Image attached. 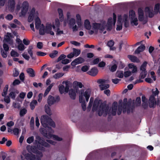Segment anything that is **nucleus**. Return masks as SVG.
<instances>
[{
    "instance_id": "1",
    "label": "nucleus",
    "mask_w": 160,
    "mask_h": 160,
    "mask_svg": "<svg viewBox=\"0 0 160 160\" xmlns=\"http://www.w3.org/2000/svg\"><path fill=\"white\" fill-rule=\"evenodd\" d=\"M118 103L117 102L113 103L112 108L109 109V107L101 104L98 110V114L99 116H106L108 114L109 116L116 115Z\"/></svg>"
},
{
    "instance_id": "2",
    "label": "nucleus",
    "mask_w": 160,
    "mask_h": 160,
    "mask_svg": "<svg viewBox=\"0 0 160 160\" xmlns=\"http://www.w3.org/2000/svg\"><path fill=\"white\" fill-rule=\"evenodd\" d=\"M34 18H35V28L40 30V28L42 26V25L43 24H41V21L38 17V11H36L35 9L34 8H32L28 17V21L29 22H31L33 20Z\"/></svg>"
},
{
    "instance_id": "3",
    "label": "nucleus",
    "mask_w": 160,
    "mask_h": 160,
    "mask_svg": "<svg viewBox=\"0 0 160 160\" xmlns=\"http://www.w3.org/2000/svg\"><path fill=\"white\" fill-rule=\"evenodd\" d=\"M73 88H71L68 92L70 98L72 99H75L76 98V93H78L80 90L78 87L80 88L83 87V85L81 82L77 81H74L72 84Z\"/></svg>"
},
{
    "instance_id": "4",
    "label": "nucleus",
    "mask_w": 160,
    "mask_h": 160,
    "mask_svg": "<svg viewBox=\"0 0 160 160\" xmlns=\"http://www.w3.org/2000/svg\"><path fill=\"white\" fill-rule=\"evenodd\" d=\"M40 28L39 34L40 35H43L45 33L49 34L51 35H54V33L53 30L55 29L54 25H52L51 23H47L44 27L43 25Z\"/></svg>"
},
{
    "instance_id": "5",
    "label": "nucleus",
    "mask_w": 160,
    "mask_h": 160,
    "mask_svg": "<svg viewBox=\"0 0 160 160\" xmlns=\"http://www.w3.org/2000/svg\"><path fill=\"white\" fill-rule=\"evenodd\" d=\"M40 121L42 125L44 128H49V125L53 128L55 127L54 122L50 117L46 115L41 116Z\"/></svg>"
},
{
    "instance_id": "6",
    "label": "nucleus",
    "mask_w": 160,
    "mask_h": 160,
    "mask_svg": "<svg viewBox=\"0 0 160 160\" xmlns=\"http://www.w3.org/2000/svg\"><path fill=\"white\" fill-rule=\"evenodd\" d=\"M29 4L26 1L23 2L22 4L21 7L20 5L17 4L16 6V10L18 11L21 8V12L20 13V16H24L27 13L29 9Z\"/></svg>"
},
{
    "instance_id": "7",
    "label": "nucleus",
    "mask_w": 160,
    "mask_h": 160,
    "mask_svg": "<svg viewBox=\"0 0 160 160\" xmlns=\"http://www.w3.org/2000/svg\"><path fill=\"white\" fill-rule=\"evenodd\" d=\"M91 90L88 88L84 92L83 89H81L79 92V102H82L84 100V97H85L86 101L88 102L91 94Z\"/></svg>"
},
{
    "instance_id": "8",
    "label": "nucleus",
    "mask_w": 160,
    "mask_h": 160,
    "mask_svg": "<svg viewBox=\"0 0 160 160\" xmlns=\"http://www.w3.org/2000/svg\"><path fill=\"white\" fill-rule=\"evenodd\" d=\"M108 80L102 79H99L97 81V82L99 84L98 86L102 91L107 89L109 87V85L108 84Z\"/></svg>"
},
{
    "instance_id": "9",
    "label": "nucleus",
    "mask_w": 160,
    "mask_h": 160,
    "mask_svg": "<svg viewBox=\"0 0 160 160\" xmlns=\"http://www.w3.org/2000/svg\"><path fill=\"white\" fill-rule=\"evenodd\" d=\"M36 138L37 140L38 141V144H39L37 145V148L38 149L42 151L44 150V148L43 147L40 146V145L46 147H50L49 144L41 138L39 136H37Z\"/></svg>"
},
{
    "instance_id": "10",
    "label": "nucleus",
    "mask_w": 160,
    "mask_h": 160,
    "mask_svg": "<svg viewBox=\"0 0 160 160\" xmlns=\"http://www.w3.org/2000/svg\"><path fill=\"white\" fill-rule=\"evenodd\" d=\"M147 62H144L141 66L140 68V77L141 79L145 78L147 74V72L146 70V68L147 66Z\"/></svg>"
},
{
    "instance_id": "11",
    "label": "nucleus",
    "mask_w": 160,
    "mask_h": 160,
    "mask_svg": "<svg viewBox=\"0 0 160 160\" xmlns=\"http://www.w3.org/2000/svg\"><path fill=\"white\" fill-rule=\"evenodd\" d=\"M106 24L105 23H103L102 24H99L98 23H93V27L95 29H99L100 30L101 33L103 31V34L106 33V31L105 30Z\"/></svg>"
},
{
    "instance_id": "12",
    "label": "nucleus",
    "mask_w": 160,
    "mask_h": 160,
    "mask_svg": "<svg viewBox=\"0 0 160 160\" xmlns=\"http://www.w3.org/2000/svg\"><path fill=\"white\" fill-rule=\"evenodd\" d=\"M60 98L59 97L57 96L55 98L49 95L48 99V103L49 105L51 106L55 102H58L59 101Z\"/></svg>"
},
{
    "instance_id": "13",
    "label": "nucleus",
    "mask_w": 160,
    "mask_h": 160,
    "mask_svg": "<svg viewBox=\"0 0 160 160\" xmlns=\"http://www.w3.org/2000/svg\"><path fill=\"white\" fill-rule=\"evenodd\" d=\"M138 19L140 21L142 22L143 24H145L147 22V20L145 19L143 16V12L141 8L138 9Z\"/></svg>"
},
{
    "instance_id": "14",
    "label": "nucleus",
    "mask_w": 160,
    "mask_h": 160,
    "mask_svg": "<svg viewBox=\"0 0 160 160\" xmlns=\"http://www.w3.org/2000/svg\"><path fill=\"white\" fill-rule=\"evenodd\" d=\"M149 106L150 108L154 107L156 104V100L155 98L154 95H151L149 99Z\"/></svg>"
},
{
    "instance_id": "15",
    "label": "nucleus",
    "mask_w": 160,
    "mask_h": 160,
    "mask_svg": "<svg viewBox=\"0 0 160 160\" xmlns=\"http://www.w3.org/2000/svg\"><path fill=\"white\" fill-rule=\"evenodd\" d=\"M22 154L24 156L25 158L28 160H35L36 159L35 155L32 154L25 153V151H24L22 152Z\"/></svg>"
},
{
    "instance_id": "16",
    "label": "nucleus",
    "mask_w": 160,
    "mask_h": 160,
    "mask_svg": "<svg viewBox=\"0 0 160 160\" xmlns=\"http://www.w3.org/2000/svg\"><path fill=\"white\" fill-rule=\"evenodd\" d=\"M84 61V59L81 57H78L74 61H73L71 63L72 66H74L78 64L83 63Z\"/></svg>"
},
{
    "instance_id": "17",
    "label": "nucleus",
    "mask_w": 160,
    "mask_h": 160,
    "mask_svg": "<svg viewBox=\"0 0 160 160\" xmlns=\"http://www.w3.org/2000/svg\"><path fill=\"white\" fill-rule=\"evenodd\" d=\"M15 2L14 0H8V7L10 11H13Z\"/></svg>"
},
{
    "instance_id": "18",
    "label": "nucleus",
    "mask_w": 160,
    "mask_h": 160,
    "mask_svg": "<svg viewBox=\"0 0 160 160\" xmlns=\"http://www.w3.org/2000/svg\"><path fill=\"white\" fill-rule=\"evenodd\" d=\"M128 18V16L127 15H124L122 18H121L122 21L124 22V26L125 28H128L129 26V22Z\"/></svg>"
},
{
    "instance_id": "19",
    "label": "nucleus",
    "mask_w": 160,
    "mask_h": 160,
    "mask_svg": "<svg viewBox=\"0 0 160 160\" xmlns=\"http://www.w3.org/2000/svg\"><path fill=\"white\" fill-rule=\"evenodd\" d=\"M19 92L17 90L14 89L11 91L9 94V96L13 99H15V97Z\"/></svg>"
},
{
    "instance_id": "20",
    "label": "nucleus",
    "mask_w": 160,
    "mask_h": 160,
    "mask_svg": "<svg viewBox=\"0 0 160 160\" xmlns=\"http://www.w3.org/2000/svg\"><path fill=\"white\" fill-rule=\"evenodd\" d=\"M145 11L148 14L149 17L152 18L154 16V14L153 13V9L152 8L146 7L145 8Z\"/></svg>"
},
{
    "instance_id": "21",
    "label": "nucleus",
    "mask_w": 160,
    "mask_h": 160,
    "mask_svg": "<svg viewBox=\"0 0 160 160\" xmlns=\"http://www.w3.org/2000/svg\"><path fill=\"white\" fill-rule=\"evenodd\" d=\"M129 69L131 70L132 73H135L137 72V68L133 63H130L128 65Z\"/></svg>"
},
{
    "instance_id": "22",
    "label": "nucleus",
    "mask_w": 160,
    "mask_h": 160,
    "mask_svg": "<svg viewBox=\"0 0 160 160\" xmlns=\"http://www.w3.org/2000/svg\"><path fill=\"white\" fill-rule=\"evenodd\" d=\"M98 70L96 68H93L88 72V73L92 76H95L98 73Z\"/></svg>"
},
{
    "instance_id": "23",
    "label": "nucleus",
    "mask_w": 160,
    "mask_h": 160,
    "mask_svg": "<svg viewBox=\"0 0 160 160\" xmlns=\"http://www.w3.org/2000/svg\"><path fill=\"white\" fill-rule=\"evenodd\" d=\"M122 19L121 16H118V20L116 30H120L122 28V24L121 22Z\"/></svg>"
},
{
    "instance_id": "24",
    "label": "nucleus",
    "mask_w": 160,
    "mask_h": 160,
    "mask_svg": "<svg viewBox=\"0 0 160 160\" xmlns=\"http://www.w3.org/2000/svg\"><path fill=\"white\" fill-rule=\"evenodd\" d=\"M64 83H65V92H68L69 91L70 87L72 85V83L70 81H63L62 82V84Z\"/></svg>"
},
{
    "instance_id": "25",
    "label": "nucleus",
    "mask_w": 160,
    "mask_h": 160,
    "mask_svg": "<svg viewBox=\"0 0 160 160\" xmlns=\"http://www.w3.org/2000/svg\"><path fill=\"white\" fill-rule=\"evenodd\" d=\"M39 131L40 133L44 136L48 138H50V134H48L47 131L45 129L43 128H40L39 129Z\"/></svg>"
},
{
    "instance_id": "26",
    "label": "nucleus",
    "mask_w": 160,
    "mask_h": 160,
    "mask_svg": "<svg viewBox=\"0 0 160 160\" xmlns=\"http://www.w3.org/2000/svg\"><path fill=\"white\" fill-rule=\"evenodd\" d=\"M128 57L132 62L137 63L140 62L139 59L135 56L132 55H128Z\"/></svg>"
},
{
    "instance_id": "27",
    "label": "nucleus",
    "mask_w": 160,
    "mask_h": 160,
    "mask_svg": "<svg viewBox=\"0 0 160 160\" xmlns=\"http://www.w3.org/2000/svg\"><path fill=\"white\" fill-rule=\"evenodd\" d=\"M112 18H109L108 21V23H107V26H106L105 28L106 27H107V30H110L112 28ZM106 25V24H105Z\"/></svg>"
},
{
    "instance_id": "28",
    "label": "nucleus",
    "mask_w": 160,
    "mask_h": 160,
    "mask_svg": "<svg viewBox=\"0 0 160 160\" xmlns=\"http://www.w3.org/2000/svg\"><path fill=\"white\" fill-rule=\"evenodd\" d=\"M26 71L30 77H33L35 76L34 71L32 68H28L27 69Z\"/></svg>"
},
{
    "instance_id": "29",
    "label": "nucleus",
    "mask_w": 160,
    "mask_h": 160,
    "mask_svg": "<svg viewBox=\"0 0 160 160\" xmlns=\"http://www.w3.org/2000/svg\"><path fill=\"white\" fill-rule=\"evenodd\" d=\"M145 49V46L143 45H142L138 47L135 51V54H139L142 52Z\"/></svg>"
},
{
    "instance_id": "30",
    "label": "nucleus",
    "mask_w": 160,
    "mask_h": 160,
    "mask_svg": "<svg viewBox=\"0 0 160 160\" xmlns=\"http://www.w3.org/2000/svg\"><path fill=\"white\" fill-rule=\"evenodd\" d=\"M52 138L53 139L58 141H61L63 140V138L62 137H59L55 135H51L50 138Z\"/></svg>"
},
{
    "instance_id": "31",
    "label": "nucleus",
    "mask_w": 160,
    "mask_h": 160,
    "mask_svg": "<svg viewBox=\"0 0 160 160\" xmlns=\"http://www.w3.org/2000/svg\"><path fill=\"white\" fill-rule=\"evenodd\" d=\"M130 23L131 25L134 26H136L138 24V20L137 17L130 19Z\"/></svg>"
},
{
    "instance_id": "32",
    "label": "nucleus",
    "mask_w": 160,
    "mask_h": 160,
    "mask_svg": "<svg viewBox=\"0 0 160 160\" xmlns=\"http://www.w3.org/2000/svg\"><path fill=\"white\" fill-rule=\"evenodd\" d=\"M27 148L29 152H32L35 153L38 151L37 150V148L34 146H28Z\"/></svg>"
},
{
    "instance_id": "33",
    "label": "nucleus",
    "mask_w": 160,
    "mask_h": 160,
    "mask_svg": "<svg viewBox=\"0 0 160 160\" xmlns=\"http://www.w3.org/2000/svg\"><path fill=\"white\" fill-rule=\"evenodd\" d=\"M114 44V42L112 40H110L108 41L107 43V45L110 48V50H114L116 49V48L114 47H112Z\"/></svg>"
},
{
    "instance_id": "34",
    "label": "nucleus",
    "mask_w": 160,
    "mask_h": 160,
    "mask_svg": "<svg viewBox=\"0 0 160 160\" xmlns=\"http://www.w3.org/2000/svg\"><path fill=\"white\" fill-rule=\"evenodd\" d=\"M44 108L45 112L49 115H51L52 114V112L48 105H45Z\"/></svg>"
},
{
    "instance_id": "35",
    "label": "nucleus",
    "mask_w": 160,
    "mask_h": 160,
    "mask_svg": "<svg viewBox=\"0 0 160 160\" xmlns=\"http://www.w3.org/2000/svg\"><path fill=\"white\" fill-rule=\"evenodd\" d=\"M11 36V33H7L4 37V41L6 42H8L10 41Z\"/></svg>"
},
{
    "instance_id": "36",
    "label": "nucleus",
    "mask_w": 160,
    "mask_h": 160,
    "mask_svg": "<svg viewBox=\"0 0 160 160\" xmlns=\"http://www.w3.org/2000/svg\"><path fill=\"white\" fill-rule=\"evenodd\" d=\"M54 85V83H52V84H50V85L47 88L44 94V97H45L48 94L49 92L50 91V90Z\"/></svg>"
},
{
    "instance_id": "37",
    "label": "nucleus",
    "mask_w": 160,
    "mask_h": 160,
    "mask_svg": "<svg viewBox=\"0 0 160 160\" xmlns=\"http://www.w3.org/2000/svg\"><path fill=\"white\" fill-rule=\"evenodd\" d=\"M84 26L85 28L88 30H89L91 29V26L90 24V22L88 20H85Z\"/></svg>"
},
{
    "instance_id": "38",
    "label": "nucleus",
    "mask_w": 160,
    "mask_h": 160,
    "mask_svg": "<svg viewBox=\"0 0 160 160\" xmlns=\"http://www.w3.org/2000/svg\"><path fill=\"white\" fill-rule=\"evenodd\" d=\"M8 85H6L3 89V92L2 93V96L3 97L6 96L7 94L8 91Z\"/></svg>"
},
{
    "instance_id": "39",
    "label": "nucleus",
    "mask_w": 160,
    "mask_h": 160,
    "mask_svg": "<svg viewBox=\"0 0 160 160\" xmlns=\"http://www.w3.org/2000/svg\"><path fill=\"white\" fill-rule=\"evenodd\" d=\"M37 103V102L36 100H33L31 102L30 106L31 109L33 110L34 108Z\"/></svg>"
},
{
    "instance_id": "40",
    "label": "nucleus",
    "mask_w": 160,
    "mask_h": 160,
    "mask_svg": "<svg viewBox=\"0 0 160 160\" xmlns=\"http://www.w3.org/2000/svg\"><path fill=\"white\" fill-rule=\"evenodd\" d=\"M129 16L131 19L136 18L135 12L133 10H131L129 12Z\"/></svg>"
},
{
    "instance_id": "41",
    "label": "nucleus",
    "mask_w": 160,
    "mask_h": 160,
    "mask_svg": "<svg viewBox=\"0 0 160 160\" xmlns=\"http://www.w3.org/2000/svg\"><path fill=\"white\" fill-rule=\"evenodd\" d=\"M73 53L74 54V56L76 57L78 56L81 52V51L80 50H79L78 49H77L75 48H73Z\"/></svg>"
},
{
    "instance_id": "42",
    "label": "nucleus",
    "mask_w": 160,
    "mask_h": 160,
    "mask_svg": "<svg viewBox=\"0 0 160 160\" xmlns=\"http://www.w3.org/2000/svg\"><path fill=\"white\" fill-rule=\"evenodd\" d=\"M122 102V101H119L120 104L118 107V109L117 111V113L118 115H120L122 112V104L121 103Z\"/></svg>"
},
{
    "instance_id": "43",
    "label": "nucleus",
    "mask_w": 160,
    "mask_h": 160,
    "mask_svg": "<svg viewBox=\"0 0 160 160\" xmlns=\"http://www.w3.org/2000/svg\"><path fill=\"white\" fill-rule=\"evenodd\" d=\"M58 53V51L56 50H54L53 51L52 53H50L49 56L51 58H53L57 56Z\"/></svg>"
},
{
    "instance_id": "44",
    "label": "nucleus",
    "mask_w": 160,
    "mask_h": 160,
    "mask_svg": "<svg viewBox=\"0 0 160 160\" xmlns=\"http://www.w3.org/2000/svg\"><path fill=\"white\" fill-rule=\"evenodd\" d=\"M116 76L118 78H122L123 77L124 74L122 71H117L116 73Z\"/></svg>"
},
{
    "instance_id": "45",
    "label": "nucleus",
    "mask_w": 160,
    "mask_h": 160,
    "mask_svg": "<svg viewBox=\"0 0 160 160\" xmlns=\"http://www.w3.org/2000/svg\"><path fill=\"white\" fill-rule=\"evenodd\" d=\"M100 103L98 102V100H95L92 107V110L93 111L96 110L98 106L99 105Z\"/></svg>"
},
{
    "instance_id": "46",
    "label": "nucleus",
    "mask_w": 160,
    "mask_h": 160,
    "mask_svg": "<svg viewBox=\"0 0 160 160\" xmlns=\"http://www.w3.org/2000/svg\"><path fill=\"white\" fill-rule=\"evenodd\" d=\"M64 74L62 73H56L53 76V78L55 79H57L62 77Z\"/></svg>"
},
{
    "instance_id": "47",
    "label": "nucleus",
    "mask_w": 160,
    "mask_h": 160,
    "mask_svg": "<svg viewBox=\"0 0 160 160\" xmlns=\"http://www.w3.org/2000/svg\"><path fill=\"white\" fill-rule=\"evenodd\" d=\"M11 55L13 57H18L19 56V54L13 50H12L10 53Z\"/></svg>"
},
{
    "instance_id": "48",
    "label": "nucleus",
    "mask_w": 160,
    "mask_h": 160,
    "mask_svg": "<svg viewBox=\"0 0 160 160\" xmlns=\"http://www.w3.org/2000/svg\"><path fill=\"white\" fill-rule=\"evenodd\" d=\"M52 25H54L55 26V28H58L59 27L60 22L58 19H56L54 23Z\"/></svg>"
},
{
    "instance_id": "49",
    "label": "nucleus",
    "mask_w": 160,
    "mask_h": 160,
    "mask_svg": "<svg viewBox=\"0 0 160 160\" xmlns=\"http://www.w3.org/2000/svg\"><path fill=\"white\" fill-rule=\"evenodd\" d=\"M18 50L20 51H23L25 48V46L22 43L18 44Z\"/></svg>"
},
{
    "instance_id": "50",
    "label": "nucleus",
    "mask_w": 160,
    "mask_h": 160,
    "mask_svg": "<svg viewBox=\"0 0 160 160\" xmlns=\"http://www.w3.org/2000/svg\"><path fill=\"white\" fill-rule=\"evenodd\" d=\"M58 88L61 93L62 94L65 91V88L63 85H60L58 86Z\"/></svg>"
},
{
    "instance_id": "51",
    "label": "nucleus",
    "mask_w": 160,
    "mask_h": 160,
    "mask_svg": "<svg viewBox=\"0 0 160 160\" xmlns=\"http://www.w3.org/2000/svg\"><path fill=\"white\" fill-rule=\"evenodd\" d=\"M58 12L60 16V19L61 20H62L63 17L62 10V9L59 8L58 9Z\"/></svg>"
},
{
    "instance_id": "52",
    "label": "nucleus",
    "mask_w": 160,
    "mask_h": 160,
    "mask_svg": "<svg viewBox=\"0 0 160 160\" xmlns=\"http://www.w3.org/2000/svg\"><path fill=\"white\" fill-rule=\"evenodd\" d=\"M13 132L14 135H18L21 132V130L18 128H15L13 130Z\"/></svg>"
},
{
    "instance_id": "53",
    "label": "nucleus",
    "mask_w": 160,
    "mask_h": 160,
    "mask_svg": "<svg viewBox=\"0 0 160 160\" xmlns=\"http://www.w3.org/2000/svg\"><path fill=\"white\" fill-rule=\"evenodd\" d=\"M27 110L25 108L21 109L20 112V116H24L27 112Z\"/></svg>"
},
{
    "instance_id": "54",
    "label": "nucleus",
    "mask_w": 160,
    "mask_h": 160,
    "mask_svg": "<svg viewBox=\"0 0 160 160\" xmlns=\"http://www.w3.org/2000/svg\"><path fill=\"white\" fill-rule=\"evenodd\" d=\"M35 153L39 157V158H37L36 159V160H41L40 158L42 157L43 155L42 153L41 152L38 151Z\"/></svg>"
},
{
    "instance_id": "55",
    "label": "nucleus",
    "mask_w": 160,
    "mask_h": 160,
    "mask_svg": "<svg viewBox=\"0 0 160 160\" xmlns=\"http://www.w3.org/2000/svg\"><path fill=\"white\" fill-rule=\"evenodd\" d=\"M4 100L7 103H9L10 102V97L8 96H4Z\"/></svg>"
},
{
    "instance_id": "56",
    "label": "nucleus",
    "mask_w": 160,
    "mask_h": 160,
    "mask_svg": "<svg viewBox=\"0 0 160 160\" xmlns=\"http://www.w3.org/2000/svg\"><path fill=\"white\" fill-rule=\"evenodd\" d=\"M131 72L130 71H128L124 72V76L125 77L127 78L131 76L132 74Z\"/></svg>"
},
{
    "instance_id": "57",
    "label": "nucleus",
    "mask_w": 160,
    "mask_h": 160,
    "mask_svg": "<svg viewBox=\"0 0 160 160\" xmlns=\"http://www.w3.org/2000/svg\"><path fill=\"white\" fill-rule=\"evenodd\" d=\"M117 68V65L114 64L111 66V68H109V69L111 72H114L116 70Z\"/></svg>"
},
{
    "instance_id": "58",
    "label": "nucleus",
    "mask_w": 160,
    "mask_h": 160,
    "mask_svg": "<svg viewBox=\"0 0 160 160\" xmlns=\"http://www.w3.org/2000/svg\"><path fill=\"white\" fill-rule=\"evenodd\" d=\"M34 139V137L33 136L29 137L27 139V142L28 143H31L33 142Z\"/></svg>"
},
{
    "instance_id": "59",
    "label": "nucleus",
    "mask_w": 160,
    "mask_h": 160,
    "mask_svg": "<svg viewBox=\"0 0 160 160\" xmlns=\"http://www.w3.org/2000/svg\"><path fill=\"white\" fill-rule=\"evenodd\" d=\"M75 23V19L73 18H71L70 19L69 22V25L70 26L72 27L73 26Z\"/></svg>"
},
{
    "instance_id": "60",
    "label": "nucleus",
    "mask_w": 160,
    "mask_h": 160,
    "mask_svg": "<svg viewBox=\"0 0 160 160\" xmlns=\"http://www.w3.org/2000/svg\"><path fill=\"white\" fill-rule=\"evenodd\" d=\"M33 47L32 46H30L29 47L28 52V53L30 54L31 57H32V49H33Z\"/></svg>"
},
{
    "instance_id": "61",
    "label": "nucleus",
    "mask_w": 160,
    "mask_h": 160,
    "mask_svg": "<svg viewBox=\"0 0 160 160\" xmlns=\"http://www.w3.org/2000/svg\"><path fill=\"white\" fill-rule=\"evenodd\" d=\"M100 61L99 58H98L94 59L92 62L91 63V65H93L98 64Z\"/></svg>"
},
{
    "instance_id": "62",
    "label": "nucleus",
    "mask_w": 160,
    "mask_h": 160,
    "mask_svg": "<svg viewBox=\"0 0 160 160\" xmlns=\"http://www.w3.org/2000/svg\"><path fill=\"white\" fill-rule=\"evenodd\" d=\"M7 52L5 51H4L2 49L1 50V55L3 58H6L7 57L8 53Z\"/></svg>"
},
{
    "instance_id": "63",
    "label": "nucleus",
    "mask_w": 160,
    "mask_h": 160,
    "mask_svg": "<svg viewBox=\"0 0 160 160\" xmlns=\"http://www.w3.org/2000/svg\"><path fill=\"white\" fill-rule=\"evenodd\" d=\"M46 53L41 51L37 52H36V55L39 56H44L46 55Z\"/></svg>"
},
{
    "instance_id": "64",
    "label": "nucleus",
    "mask_w": 160,
    "mask_h": 160,
    "mask_svg": "<svg viewBox=\"0 0 160 160\" xmlns=\"http://www.w3.org/2000/svg\"><path fill=\"white\" fill-rule=\"evenodd\" d=\"M160 7V4H157L155 5L154 7V11L157 13L158 12L159 9Z\"/></svg>"
}]
</instances>
